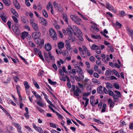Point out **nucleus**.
<instances>
[{"instance_id":"obj_13","label":"nucleus","mask_w":133,"mask_h":133,"mask_svg":"<svg viewBox=\"0 0 133 133\" xmlns=\"http://www.w3.org/2000/svg\"><path fill=\"white\" fill-rule=\"evenodd\" d=\"M126 29L129 33V34L130 35L132 39L133 40V31L132 30L128 27H127Z\"/></svg>"},{"instance_id":"obj_60","label":"nucleus","mask_w":133,"mask_h":133,"mask_svg":"<svg viewBox=\"0 0 133 133\" xmlns=\"http://www.w3.org/2000/svg\"><path fill=\"white\" fill-rule=\"evenodd\" d=\"M91 27L94 30H95L97 31H99V30L98 29V28L96 27L95 26L93 25L91 26Z\"/></svg>"},{"instance_id":"obj_35","label":"nucleus","mask_w":133,"mask_h":133,"mask_svg":"<svg viewBox=\"0 0 133 133\" xmlns=\"http://www.w3.org/2000/svg\"><path fill=\"white\" fill-rule=\"evenodd\" d=\"M48 81L49 83H50L51 84L53 85H56L57 83L56 82H53L50 79H48Z\"/></svg>"},{"instance_id":"obj_64","label":"nucleus","mask_w":133,"mask_h":133,"mask_svg":"<svg viewBox=\"0 0 133 133\" xmlns=\"http://www.w3.org/2000/svg\"><path fill=\"white\" fill-rule=\"evenodd\" d=\"M109 78L110 80H112L114 79L117 80V78L113 76H111L109 77Z\"/></svg>"},{"instance_id":"obj_46","label":"nucleus","mask_w":133,"mask_h":133,"mask_svg":"<svg viewBox=\"0 0 133 133\" xmlns=\"http://www.w3.org/2000/svg\"><path fill=\"white\" fill-rule=\"evenodd\" d=\"M14 22L16 23H17L18 22V20L17 18L15 16H12Z\"/></svg>"},{"instance_id":"obj_11","label":"nucleus","mask_w":133,"mask_h":133,"mask_svg":"<svg viewBox=\"0 0 133 133\" xmlns=\"http://www.w3.org/2000/svg\"><path fill=\"white\" fill-rule=\"evenodd\" d=\"M32 126L34 128L36 131L40 133H42V129L40 127H37L35 124L34 123L32 124Z\"/></svg>"},{"instance_id":"obj_62","label":"nucleus","mask_w":133,"mask_h":133,"mask_svg":"<svg viewBox=\"0 0 133 133\" xmlns=\"http://www.w3.org/2000/svg\"><path fill=\"white\" fill-rule=\"evenodd\" d=\"M7 129L8 131H10L12 130V127L11 126H8L7 127Z\"/></svg>"},{"instance_id":"obj_48","label":"nucleus","mask_w":133,"mask_h":133,"mask_svg":"<svg viewBox=\"0 0 133 133\" xmlns=\"http://www.w3.org/2000/svg\"><path fill=\"white\" fill-rule=\"evenodd\" d=\"M50 127H53L54 128H56L57 127L55 123H50Z\"/></svg>"},{"instance_id":"obj_12","label":"nucleus","mask_w":133,"mask_h":133,"mask_svg":"<svg viewBox=\"0 0 133 133\" xmlns=\"http://www.w3.org/2000/svg\"><path fill=\"white\" fill-rule=\"evenodd\" d=\"M12 30L15 32L16 34L18 33L19 30L18 27L15 25H12Z\"/></svg>"},{"instance_id":"obj_36","label":"nucleus","mask_w":133,"mask_h":133,"mask_svg":"<svg viewBox=\"0 0 133 133\" xmlns=\"http://www.w3.org/2000/svg\"><path fill=\"white\" fill-rule=\"evenodd\" d=\"M42 13L44 16L45 18L48 17V15L47 11L45 10H43L42 11Z\"/></svg>"},{"instance_id":"obj_31","label":"nucleus","mask_w":133,"mask_h":133,"mask_svg":"<svg viewBox=\"0 0 133 133\" xmlns=\"http://www.w3.org/2000/svg\"><path fill=\"white\" fill-rule=\"evenodd\" d=\"M21 20L23 23L24 24H26L28 21V20L26 19L24 16H22L21 18Z\"/></svg>"},{"instance_id":"obj_17","label":"nucleus","mask_w":133,"mask_h":133,"mask_svg":"<svg viewBox=\"0 0 133 133\" xmlns=\"http://www.w3.org/2000/svg\"><path fill=\"white\" fill-rule=\"evenodd\" d=\"M76 70V72L79 74H83V72L81 68L79 66L75 67Z\"/></svg>"},{"instance_id":"obj_51","label":"nucleus","mask_w":133,"mask_h":133,"mask_svg":"<svg viewBox=\"0 0 133 133\" xmlns=\"http://www.w3.org/2000/svg\"><path fill=\"white\" fill-rule=\"evenodd\" d=\"M19 57L21 58V59H22L23 61V62L25 63V64H28V62L26 61V60H25V59L22 56H21V55H19Z\"/></svg>"},{"instance_id":"obj_14","label":"nucleus","mask_w":133,"mask_h":133,"mask_svg":"<svg viewBox=\"0 0 133 133\" xmlns=\"http://www.w3.org/2000/svg\"><path fill=\"white\" fill-rule=\"evenodd\" d=\"M41 34L39 32L34 33L32 34V36L34 38H36L41 36Z\"/></svg>"},{"instance_id":"obj_44","label":"nucleus","mask_w":133,"mask_h":133,"mask_svg":"<svg viewBox=\"0 0 133 133\" xmlns=\"http://www.w3.org/2000/svg\"><path fill=\"white\" fill-rule=\"evenodd\" d=\"M108 47L109 48L111 52H114V48L111 45H108Z\"/></svg>"},{"instance_id":"obj_4","label":"nucleus","mask_w":133,"mask_h":133,"mask_svg":"<svg viewBox=\"0 0 133 133\" xmlns=\"http://www.w3.org/2000/svg\"><path fill=\"white\" fill-rule=\"evenodd\" d=\"M106 6L105 7L110 10L112 12H114L115 11L114 7L111 5L110 4L107 2H106Z\"/></svg>"},{"instance_id":"obj_6","label":"nucleus","mask_w":133,"mask_h":133,"mask_svg":"<svg viewBox=\"0 0 133 133\" xmlns=\"http://www.w3.org/2000/svg\"><path fill=\"white\" fill-rule=\"evenodd\" d=\"M76 88L74 91V94L75 95L78 97L79 96L78 93H80L81 91L78 86H76Z\"/></svg>"},{"instance_id":"obj_52","label":"nucleus","mask_w":133,"mask_h":133,"mask_svg":"<svg viewBox=\"0 0 133 133\" xmlns=\"http://www.w3.org/2000/svg\"><path fill=\"white\" fill-rule=\"evenodd\" d=\"M49 54V56L50 59L52 60H54V57L51 55V52H48Z\"/></svg>"},{"instance_id":"obj_16","label":"nucleus","mask_w":133,"mask_h":133,"mask_svg":"<svg viewBox=\"0 0 133 133\" xmlns=\"http://www.w3.org/2000/svg\"><path fill=\"white\" fill-rule=\"evenodd\" d=\"M108 101L109 104H110V107L113 108L114 106L115 103L110 98L108 99Z\"/></svg>"},{"instance_id":"obj_7","label":"nucleus","mask_w":133,"mask_h":133,"mask_svg":"<svg viewBox=\"0 0 133 133\" xmlns=\"http://www.w3.org/2000/svg\"><path fill=\"white\" fill-rule=\"evenodd\" d=\"M34 39H35V41L36 44L39 45V46H38V47L41 48L42 45V40L41 38L39 37Z\"/></svg>"},{"instance_id":"obj_34","label":"nucleus","mask_w":133,"mask_h":133,"mask_svg":"<svg viewBox=\"0 0 133 133\" xmlns=\"http://www.w3.org/2000/svg\"><path fill=\"white\" fill-rule=\"evenodd\" d=\"M87 69V72L90 75H92L94 72L93 70L92 69Z\"/></svg>"},{"instance_id":"obj_19","label":"nucleus","mask_w":133,"mask_h":133,"mask_svg":"<svg viewBox=\"0 0 133 133\" xmlns=\"http://www.w3.org/2000/svg\"><path fill=\"white\" fill-rule=\"evenodd\" d=\"M5 5L8 6L11 4V2L10 0H2Z\"/></svg>"},{"instance_id":"obj_21","label":"nucleus","mask_w":133,"mask_h":133,"mask_svg":"<svg viewBox=\"0 0 133 133\" xmlns=\"http://www.w3.org/2000/svg\"><path fill=\"white\" fill-rule=\"evenodd\" d=\"M63 17L64 20L67 24H69L68 16L66 14H63Z\"/></svg>"},{"instance_id":"obj_61","label":"nucleus","mask_w":133,"mask_h":133,"mask_svg":"<svg viewBox=\"0 0 133 133\" xmlns=\"http://www.w3.org/2000/svg\"><path fill=\"white\" fill-rule=\"evenodd\" d=\"M116 26H118L119 28H121L122 26L121 24L120 23L116 21Z\"/></svg>"},{"instance_id":"obj_27","label":"nucleus","mask_w":133,"mask_h":133,"mask_svg":"<svg viewBox=\"0 0 133 133\" xmlns=\"http://www.w3.org/2000/svg\"><path fill=\"white\" fill-rule=\"evenodd\" d=\"M103 88L102 85H100L97 88V92L99 94H102L103 93Z\"/></svg>"},{"instance_id":"obj_38","label":"nucleus","mask_w":133,"mask_h":133,"mask_svg":"<svg viewBox=\"0 0 133 133\" xmlns=\"http://www.w3.org/2000/svg\"><path fill=\"white\" fill-rule=\"evenodd\" d=\"M77 17H78L77 16H75L73 15H71L70 16V17L71 19L74 22V21H75Z\"/></svg>"},{"instance_id":"obj_49","label":"nucleus","mask_w":133,"mask_h":133,"mask_svg":"<svg viewBox=\"0 0 133 133\" xmlns=\"http://www.w3.org/2000/svg\"><path fill=\"white\" fill-rule=\"evenodd\" d=\"M93 121L97 123H98L99 124H102L103 123H102L100 120H99L96 119L95 118H94L93 119Z\"/></svg>"},{"instance_id":"obj_56","label":"nucleus","mask_w":133,"mask_h":133,"mask_svg":"<svg viewBox=\"0 0 133 133\" xmlns=\"http://www.w3.org/2000/svg\"><path fill=\"white\" fill-rule=\"evenodd\" d=\"M13 79L14 81L17 83L18 81L19 80V78L16 76L14 77Z\"/></svg>"},{"instance_id":"obj_32","label":"nucleus","mask_w":133,"mask_h":133,"mask_svg":"<svg viewBox=\"0 0 133 133\" xmlns=\"http://www.w3.org/2000/svg\"><path fill=\"white\" fill-rule=\"evenodd\" d=\"M0 17L3 21L5 23L6 22V18L5 16L3 15H1L0 16Z\"/></svg>"},{"instance_id":"obj_47","label":"nucleus","mask_w":133,"mask_h":133,"mask_svg":"<svg viewBox=\"0 0 133 133\" xmlns=\"http://www.w3.org/2000/svg\"><path fill=\"white\" fill-rule=\"evenodd\" d=\"M28 43L29 45L31 47H34L35 46V45L34 44L32 43L31 41H29Z\"/></svg>"},{"instance_id":"obj_18","label":"nucleus","mask_w":133,"mask_h":133,"mask_svg":"<svg viewBox=\"0 0 133 133\" xmlns=\"http://www.w3.org/2000/svg\"><path fill=\"white\" fill-rule=\"evenodd\" d=\"M14 4L17 9H20V5L16 0H15L14 2Z\"/></svg>"},{"instance_id":"obj_63","label":"nucleus","mask_w":133,"mask_h":133,"mask_svg":"<svg viewBox=\"0 0 133 133\" xmlns=\"http://www.w3.org/2000/svg\"><path fill=\"white\" fill-rule=\"evenodd\" d=\"M81 55L82 57H85L86 56V55L84 53V51L80 52Z\"/></svg>"},{"instance_id":"obj_25","label":"nucleus","mask_w":133,"mask_h":133,"mask_svg":"<svg viewBox=\"0 0 133 133\" xmlns=\"http://www.w3.org/2000/svg\"><path fill=\"white\" fill-rule=\"evenodd\" d=\"M91 37L92 38H93L95 39H99L101 38V37L100 36V35H95L93 34H92L91 35Z\"/></svg>"},{"instance_id":"obj_20","label":"nucleus","mask_w":133,"mask_h":133,"mask_svg":"<svg viewBox=\"0 0 133 133\" xmlns=\"http://www.w3.org/2000/svg\"><path fill=\"white\" fill-rule=\"evenodd\" d=\"M24 85L25 87V90L29 89L30 87L27 82L26 81H24Z\"/></svg>"},{"instance_id":"obj_15","label":"nucleus","mask_w":133,"mask_h":133,"mask_svg":"<svg viewBox=\"0 0 133 133\" xmlns=\"http://www.w3.org/2000/svg\"><path fill=\"white\" fill-rule=\"evenodd\" d=\"M28 35L29 34L28 32L24 31L22 33L21 37L22 39H24L26 37L28 36Z\"/></svg>"},{"instance_id":"obj_55","label":"nucleus","mask_w":133,"mask_h":133,"mask_svg":"<svg viewBox=\"0 0 133 133\" xmlns=\"http://www.w3.org/2000/svg\"><path fill=\"white\" fill-rule=\"evenodd\" d=\"M82 35H77V37L78 39L81 41H83V38L82 36Z\"/></svg>"},{"instance_id":"obj_28","label":"nucleus","mask_w":133,"mask_h":133,"mask_svg":"<svg viewBox=\"0 0 133 133\" xmlns=\"http://www.w3.org/2000/svg\"><path fill=\"white\" fill-rule=\"evenodd\" d=\"M53 8V5L52 3L51 2H49L47 4V9L48 10H49L50 9Z\"/></svg>"},{"instance_id":"obj_24","label":"nucleus","mask_w":133,"mask_h":133,"mask_svg":"<svg viewBox=\"0 0 133 133\" xmlns=\"http://www.w3.org/2000/svg\"><path fill=\"white\" fill-rule=\"evenodd\" d=\"M32 93L34 94L35 97L38 99H41V96L39 95L35 91H32Z\"/></svg>"},{"instance_id":"obj_33","label":"nucleus","mask_w":133,"mask_h":133,"mask_svg":"<svg viewBox=\"0 0 133 133\" xmlns=\"http://www.w3.org/2000/svg\"><path fill=\"white\" fill-rule=\"evenodd\" d=\"M92 82L93 83H96L97 84L99 85L100 84V82L99 81L98 79H95L93 78L92 79Z\"/></svg>"},{"instance_id":"obj_40","label":"nucleus","mask_w":133,"mask_h":133,"mask_svg":"<svg viewBox=\"0 0 133 133\" xmlns=\"http://www.w3.org/2000/svg\"><path fill=\"white\" fill-rule=\"evenodd\" d=\"M16 89L17 91V93L19 94L20 92V90L21 89V88L18 85H16Z\"/></svg>"},{"instance_id":"obj_53","label":"nucleus","mask_w":133,"mask_h":133,"mask_svg":"<svg viewBox=\"0 0 133 133\" xmlns=\"http://www.w3.org/2000/svg\"><path fill=\"white\" fill-rule=\"evenodd\" d=\"M46 100L48 103L51 106H52L54 108H55V106L53 104L52 102L48 99H46Z\"/></svg>"},{"instance_id":"obj_58","label":"nucleus","mask_w":133,"mask_h":133,"mask_svg":"<svg viewBox=\"0 0 133 133\" xmlns=\"http://www.w3.org/2000/svg\"><path fill=\"white\" fill-rule=\"evenodd\" d=\"M103 91L105 94H108V93L109 90H108L105 87H103Z\"/></svg>"},{"instance_id":"obj_29","label":"nucleus","mask_w":133,"mask_h":133,"mask_svg":"<svg viewBox=\"0 0 133 133\" xmlns=\"http://www.w3.org/2000/svg\"><path fill=\"white\" fill-rule=\"evenodd\" d=\"M68 39L72 42H74L76 41L75 37L73 36H70L68 37Z\"/></svg>"},{"instance_id":"obj_42","label":"nucleus","mask_w":133,"mask_h":133,"mask_svg":"<svg viewBox=\"0 0 133 133\" xmlns=\"http://www.w3.org/2000/svg\"><path fill=\"white\" fill-rule=\"evenodd\" d=\"M66 30L68 34L69 35L71 36L72 35V33L71 31L68 28L66 29Z\"/></svg>"},{"instance_id":"obj_50","label":"nucleus","mask_w":133,"mask_h":133,"mask_svg":"<svg viewBox=\"0 0 133 133\" xmlns=\"http://www.w3.org/2000/svg\"><path fill=\"white\" fill-rule=\"evenodd\" d=\"M108 94L109 95L112 96L113 98V96L114 95V94L112 91H111V90H109Z\"/></svg>"},{"instance_id":"obj_37","label":"nucleus","mask_w":133,"mask_h":133,"mask_svg":"<svg viewBox=\"0 0 133 133\" xmlns=\"http://www.w3.org/2000/svg\"><path fill=\"white\" fill-rule=\"evenodd\" d=\"M77 17H78L77 16H75L73 15H71L70 16V17L71 19L74 22V21H75Z\"/></svg>"},{"instance_id":"obj_22","label":"nucleus","mask_w":133,"mask_h":133,"mask_svg":"<svg viewBox=\"0 0 133 133\" xmlns=\"http://www.w3.org/2000/svg\"><path fill=\"white\" fill-rule=\"evenodd\" d=\"M106 85V87L109 90H111L112 88V85L109 83H105Z\"/></svg>"},{"instance_id":"obj_54","label":"nucleus","mask_w":133,"mask_h":133,"mask_svg":"<svg viewBox=\"0 0 133 133\" xmlns=\"http://www.w3.org/2000/svg\"><path fill=\"white\" fill-rule=\"evenodd\" d=\"M42 23L44 25H47V23L46 20L45 19L43 18H42Z\"/></svg>"},{"instance_id":"obj_45","label":"nucleus","mask_w":133,"mask_h":133,"mask_svg":"<svg viewBox=\"0 0 133 133\" xmlns=\"http://www.w3.org/2000/svg\"><path fill=\"white\" fill-rule=\"evenodd\" d=\"M13 125L16 127L17 128V129H21V126L19 125L17 123H13Z\"/></svg>"},{"instance_id":"obj_30","label":"nucleus","mask_w":133,"mask_h":133,"mask_svg":"<svg viewBox=\"0 0 133 133\" xmlns=\"http://www.w3.org/2000/svg\"><path fill=\"white\" fill-rule=\"evenodd\" d=\"M32 26L33 28L36 31L38 30V28L36 23H34L32 25Z\"/></svg>"},{"instance_id":"obj_5","label":"nucleus","mask_w":133,"mask_h":133,"mask_svg":"<svg viewBox=\"0 0 133 133\" xmlns=\"http://www.w3.org/2000/svg\"><path fill=\"white\" fill-rule=\"evenodd\" d=\"M114 92L116 94V95H114L113 96V98L115 99H118L119 97H121V93L118 91L115 90Z\"/></svg>"},{"instance_id":"obj_9","label":"nucleus","mask_w":133,"mask_h":133,"mask_svg":"<svg viewBox=\"0 0 133 133\" xmlns=\"http://www.w3.org/2000/svg\"><path fill=\"white\" fill-rule=\"evenodd\" d=\"M34 50L35 52L38 55L40 58L42 59V54L41 50L38 48H35Z\"/></svg>"},{"instance_id":"obj_57","label":"nucleus","mask_w":133,"mask_h":133,"mask_svg":"<svg viewBox=\"0 0 133 133\" xmlns=\"http://www.w3.org/2000/svg\"><path fill=\"white\" fill-rule=\"evenodd\" d=\"M86 65H87V68L88 69H90L91 68L90 64L89 62L87 61L85 62Z\"/></svg>"},{"instance_id":"obj_26","label":"nucleus","mask_w":133,"mask_h":133,"mask_svg":"<svg viewBox=\"0 0 133 133\" xmlns=\"http://www.w3.org/2000/svg\"><path fill=\"white\" fill-rule=\"evenodd\" d=\"M81 22V19L77 17L74 22L78 25H80Z\"/></svg>"},{"instance_id":"obj_43","label":"nucleus","mask_w":133,"mask_h":133,"mask_svg":"<svg viewBox=\"0 0 133 133\" xmlns=\"http://www.w3.org/2000/svg\"><path fill=\"white\" fill-rule=\"evenodd\" d=\"M75 70V69H72L70 70V71L69 72L71 74L74 76L76 73Z\"/></svg>"},{"instance_id":"obj_10","label":"nucleus","mask_w":133,"mask_h":133,"mask_svg":"<svg viewBox=\"0 0 133 133\" xmlns=\"http://www.w3.org/2000/svg\"><path fill=\"white\" fill-rule=\"evenodd\" d=\"M45 48L46 51H49L52 49V46L50 44L48 43L45 44Z\"/></svg>"},{"instance_id":"obj_23","label":"nucleus","mask_w":133,"mask_h":133,"mask_svg":"<svg viewBox=\"0 0 133 133\" xmlns=\"http://www.w3.org/2000/svg\"><path fill=\"white\" fill-rule=\"evenodd\" d=\"M94 100H95L94 97L93 96H91L90 98V102L91 104L92 107L95 106L94 103H93L94 102Z\"/></svg>"},{"instance_id":"obj_41","label":"nucleus","mask_w":133,"mask_h":133,"mask_svg":"<svg viewBox=\"0 0 133 133\" xmlns=\"http://www.w3.org/2000/svg\"><path fill=\"white\" fill-rule=\"evenodd\" d=\"M33 82L35 87L37 89H39V87L38 84L34 80H33Z\"/></svg>"},{"instance_id":"obj_1","label":"nucleus","mask_w":133,"mask_h":133,"mask_svg":"<svg viewBox=\"0 0 133 133\" xmlns=\"http://www.w3.org/2000/svg\"><path fill=\"white\" fill-rule=\"evenodd\" d=\"M64 43L62 42H60L58 43L57 45L58 49H56V52L57 54H61L62 53L61 49L64 48Z\"/></svg>"},{"instance_id":"obj_2","label":"nucleus","mask_w":133,"mask_h":133,"mask_svg":"<svg viewBox=\"0 0 133 133\" xmlns=\"http://www.w3.org/2000/svg\"><path fill=\"white\" fill-rule=\"evenodd\" d=\"M50 34L53 39L55 40L57 39L56 33L54 30L52 28H51L49 30Z\"/></svg>"},{"instance_id":"obj_59","label":"nucleus","mask_w":133,"mask_h":133,"mask_svg":"<svg viewBox=\"0 0 133 133\" xmlns=\"http://www.w3.org/2000/svg\"><path fill=\"white\" fill-rule=\"evenodd\" d=\"M56 114L58 116L59 118H61L62 119H63V117L61 114L58 113L57 112Z\"/></svg>"},{"instance_id":"obj_3","label":"nucleus","mask_w":133,"mask_h":133,"mask_svg":"<svg viewBox=\"0 0 133 133\" xmlns=\"http://www.w3.org/2000/svg\"><path fill=\"white\" fill-rule=\"evenodd\" d=\"M53 4L55 8L56 9L61 12H63L62 7L59 4L56 3V2H53Z\"/></svg>"},{"instance_id":"obj_39","label":"nucleus","mask_w":133,"mask_h":133,"mask_svg":"<svg viewBox=\"0 0 133 133\" xmlns=\"http://www.w3.org/2000/svg\"><path fill=\"white\" fill-rule=\"evenodd\" d=\"M112 71L115 74L116 76L117 77H119L120 75L118 72L116 71L114 69L112 70Z\"/></svg>"},{"instance_id":"obj_8","label":"nucleus","mask_w":133,"mask_h":133,"mask_svg":"<svg viewBox=\"0 0 133 133\" xmlns=\"http://www.w3.org/2000/svg\"><path fill=\"white\" fill-rule=\"evenodd\" d=\"M65 47L66 48L69 50L71 49V44L69 40H67L65 41Z\"/></svg>"}]
</instances>
